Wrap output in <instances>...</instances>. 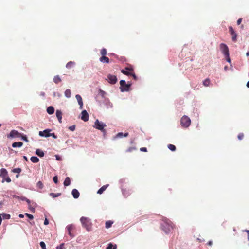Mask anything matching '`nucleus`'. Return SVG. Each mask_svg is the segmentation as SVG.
I'll return each mask as SVG.
<instances>
[{
    "label": "nucleus",
    "mask_w": 249,
    "mask_h": 249,
    "mask_svg": "<svg viewBox=\"0 0 249 249\" xmlns=\"http://www.w3.org/2000/svg\"><path fill=\"white\" fill-rule=\"evenodd\" d=\"M180 124L182 127L187 128L191 124V120L188 116L184 115L181 118Z\"/></svg>",
    "instance_id": "2"
},
{
    "label": "nucleus",
    "mask_w": 249,
    "mask_h": 249,
    "mask_svg": "<svg viewBox=\"0 0 249 249\" xmlns=\"http://www.w3.org/2000/svg\"><path fill=\"white\" fill-rule=\"evenodd\" d=\"M117 248V245L115 244L114 246H113V245L111 243H109L108 245V246L107 247L106 249H116Z\"/></svg>",
    "instance_id": "29"
},
{
    "label": "nucleus",
    "mask_w": 249,
    "mask_h": 249,
    "mask_svg": "<svg viewBox=\"0 0 249 249\" xmlns=\"http://www.w3.org/2000/svg\"><path fill=\"white\" fill-rule=\"evenodd\" d=\"M25 215L30 219H33L34 218L33 215L32 214L26 213Z\"/></svg>",
    "instance_id": "47"
},
{
    "label": "nucleus",
    "mask_w": 249,
    "mask_h": 249,
    "mask_svg": "<svg viewBox=\"0 0 249 249\" xmlns=\"http://www.w3.org/2000/svg\"><path fill=\"white\" fill-rule=\"evenodd\" d=\"M28 207H29V209H30L31 210H34V208L31 207V204H28Z\"/></svg>",
    "instance_id": "56"
},
{
    "label": "nucleus",
    "mask_w": 249,
    "mask_h": 249,
    "mask_svg": "<svg viewBox=\"0 0 249 249\" xmlns=\"http://www.w3.org/2000/svg\"><path fill=\"white\" fill-rule=\"evenodd\" d=\"M203 85L204 86H206V87L210 85V79L209 78L206 79L203 81Z\"/></svg>",
    "instance_id": "32"
},
{
    "label": "nucleus",
    "mask_w": 249,
    "mask_h": 249,
    "mask_svg": "<svg viewBox=\"0 0 249 249\" xmlns=\"http://www.w3.org/2000/svg\"><path fill=\"white\" fill-rule=\"evenodd\" d=\"M244 136V134L242 133H241L238 134V138L239 140H241L243 138Z\"/></svg>",
    "instance_id": "41"
},
{
    "label": "nucleus",
    "mask_w": 249,
    "mask_h": 249,
    "mask_svg": "<svg viewBox=\"0 0 249 249\" xmlns=\"http://www.w3.org/2000/svg\"><path fill=\"white\" fill-rule=\"evenodd\" d=\"M128 136V133H124V134L122 133V132H120V133H118L117 135H116V137H123V136L124 137H127Z\"/></svg>",
    "instance_id": "27"
},
{
    "label": "nucleus",
    "mask_w": 249,
    "mask_h": 249,
    "mask_svg": "<svg viewBox=\"0 0 249 249\" xmlns=\"http://www.w3.org/2000/svg\"><path fill=\"white\" fill-rule=\"evenodd\" d=\"M69 130L71 131H73L75 129V125H73L72 126H71L69 127Z\"/></svg>",
    "instance_id": "44"
},
{
    "label": "nucleus",
    "mask_w": 249,
    "mask_h": 249,
    "mask_svg": "<svg viewBox=\"0 0 249 249\" xmlns=\"http://www.w3.org/2000/svg\"><path fill=\"white\" fill-rule=\"evenodd\" d=\"M72 193L73 197L74 198L76 199V198H78L79 197L80 194H79V192H78V191L77 189H73L72 190V193Z\"/></svg>",
    "instance_id": "14"
},
{
    "label": "nucleus",
    "mask_w": 249,
    "mask_h": 249,
    "mask_svg": "<svg viewBox=\"0 0 249 249\" xmlns=\"http://www.w3.org/2000/svg\"><path fill=\"white\" fill-rule=\"evenodd\" d=\"M64 247V243H62L59 246L56 247V249H63Z\"/></svg>",
    "instance_id": "40"
},
{
    "label": "nucleus",
    "mask_w": 249,
    "mask_h": 249,
    "mask_svg": "<svg viewBox=\"0 0 249 249\" xmlns=\"http://www.w3.org/2000/svg\"><path fill=\"white\" fill-rule=\"evenodd\" d=\"M75 98L77 99L78 104L80 106V109H82L83 108V103L81 96L79 94H77L75 96Z\"/></svg>",
    "instance_id": "11"
},
{
    "label": "nucleus",
    "mask_w": 249,
    "mask_h": 249,
    "mask_svg": "<svg viewBox=\"0 0 249 249\" xmlns=\"http://www.w3.org/2000/svg\"><path fill=\"white\" fill-rule=\"evenodd\" d=\"M23 145V142H15L12 143V146L13 148L20 147Z\"/></svg>",
    "instance_id": "17"
},
{
    "label": "nucleus",
    "mask_w": 249,
    "mask_h": 249,
    "mask_svg": "<svg viewBox=\"0 0 249 249\" xmlns=\"http://www.w3.org/2000/svg\"><path fill=\"white\" fill-rule=\"evenodd\" d=\"M5 181H6L8 183H9V182H10L11 181V179L9 177V176H8V177H7L6 178H5Z\"/></svg>",
    "instance_id": "46"
},
{
    "label": "nucleus",
    "mask_w": 249,
    "mask_h": 249,
    "mask_svg": "<svg viewBox=\"0 0 249 249\" xmlns=\"http://www.w3.org/2000/svg\"><path fill=\"white\" fill-rule=\"evenodd\" d=\"M108 186V185H106L103 186L101 188H100L98 190L97 193L99 194H102L103 193V192L107 189V187Z\"/></svg>",
    "instance_id": "21"
},
{
    "label": "nucleus",
    "mask_w": 249,
    "mask_h": 249,
    "mask_svg": "<svg viewBox=\"0 0 249 249\" xmlns=\"http://www.w3.org/2000/svg\"><path fill=\"white\" fill-rule=\"evenodd\" d=\"M100 61L102 63H108L109 62V58L106 56L101 57L100 58Z\"/></svg>",
    "instance_id": "16"
},
{
    "label": "nucleus",
    "mask_w": 249,
    "mask_h": 249,
    "mask_svg": "<svg viewBox=\"0 0 249 249\" xmlns=\"http://www.w3.org/2000/svg\"><path fill=\"white\" fill-rule=\"evenodd\" d=\"M36 154L40 157H42L44 155V152L40 149H37L36 151Z\"/></svg>",
    "instance_id": "22"
},
{
    "label": "nucleus",
    "mask_w": 249,
    "mask_h": 249,
    "mask_svg": "<svg viewBox=\"0 0 249 249\" xmlns=\"http://www.w3.org/2000/svg\"><path fill=\"white\" fill-rule=\"evenodd\" d=\"M213 244V242L212 241H210L208 242L207 244L209 246H211Z\"/></svg>",
    "instance_id": "58"
},
{
    "label": "nucleus",
    "mask_w": 249,
    "mask_h": 249,
    "mask_svg": "<svg viewBox=\"0 0 249 249\" xmlns=\"http://www.w3.org/2000/svg\"><path fill=\"white\" fill-rule=\"evenodd\" d=\"M220 49L224 55H228V53H229V48L224 43H221L220 44Z\"/></svg>",
    "instance_id": "5"
},
{
    "label": "nucleus",
    "mask_w": 249,
    "mask_h": 249,
    "mask_svg": "<svg viewBox=\"0 0 249 249\" xmlns=\"http://www.w3.org/2000/svg\"><path fill=\"white\" fill-rule=\"evenodd\" d=\"M47 112L49 114H53L54 112V109L53 107L50 106L47 109Z\"/></svg>",
    "instance_id": "19"
},
{
    "label": "nucleus",
    "mask_w": 249,
    "mask_h": 249,
    "mask_svg": "<svg viewBox=\"0 0 249 249\" xmlns=\"http://www.w3.org/2000/svg\"><path fill=\"white\" fill-rule=\"evenodd\" d=\"M20 137L21 138L22 140L25 141L26 142H28L29 140L26 135L21 134V136Z\"/></svg>",
    "instance_id": "36"
},
{
    "label": "nucleus",
    "mask_w": 249,
    "mask_h": 249,
    "mask_svg": "<svg viewBox=\"0 0 249 249\" xmlns=\"http://www.w3.org/2000/svg\"><path fill=\"white\" fill-rule=\"evenodd\" d=\"M242 21V18H239V19L237 20V24L238 25H240V24H241V23Z\"/></svg>",
    "instance_id": "51"
},
{
    "label": "nucleus",
    "mask_w": 249,
    "mask_h": 249,
    "mask_svg": "<svg viewBox=\"0 0 249 249\" xmlns=\"http://www.w3.org/2000/svg\"><path fill=\"white\" fill-rule=\"evenodd\" d=\"M140 151L142 152H147V148L146 147H142L140 148Z\"/></svg>",
    "instance_id": "50"
},
{
    "label": "nucleus",
    "mask_w": 249,
    "mask_h": 249,
    "mask_svg": "<svg viewBox=\"0 0 249 249\" xmlns=\"http://www.w3.org/2000/svg\"><path fill=\"white\" fill-rule=\"evenodd\" d=\"M49 224V221L48 220V219L46 218L45 219V220H44V224L45 225H47Z\"/></svg>",
    "instance_id": "55"
},
{
    "label": "nucleus",
    "mask_w": 249,
    "mask_h": 249,
    "mask_svg": "<svg viewBox=\"0 0 249 249\" xmlns=\"http://www.w3.org/2000/svg\"><path fill=\"white\" fill-rule=\"evenodd\" d=\"M136 148H134V147H129V148H128L127 150H126V152H132V151H133L134 150H135Z\"/></svg>",
    "instance_id": "42"
},
{
    "label": "nucleus",
    "mask_w": 249,
    "mask_h": 249,
    "mask_svg": "<svg viewBox=\"0 0 249 249\" xmlns=\"http://www.w3.org/2000/svg\"><path fill=\"white\" fill-rule=\"evenodd\" d=\"M132 75V76H133V77L134 79H135V80H136L137 79V76H136V75L135 74V73H134L132 72V74H131V75Z\"/></svg>",
    "instance_id": "54"
},
{
    "label": "nucleus",
    "mask_w": 249,
    "mask_h": 249,
    "mask_svg": "<svg viewBox=\"0 0 249 249\" xmlns=\"http://www.w3.org/2000/svg\"><path fill=\"white\" fill-rule=\"evenodd\" d=\"M67 229L70 236L71 237H73L74 236V234L72 233L71 231L74 229V226L72 225H69L67 226Z\"/></svg>",
    "instance_id": "12"
},
{
    "label": "nucleus",
    "mask_w": 249,
    "mask_h": 249,
    "mask_svg": "<svg viewBox=\"0 0 249 249\" xmlns=\"http://www.w3.org/2000/svg\"><path fill=\"white\" fill-rule=\"evenodd\" d=\"M113 223V222L110 220L107 221L106 222V228L107 229L110 228L112 226Z\"/></svg>",
    "instance_id": "31"
},
{
    "label": "nucleus",
    "mask_w": 249,
    "mask_h": 249,
    "mask_svg": "<svg viewBox=\"0 0 249 249\" xmlns=\"http://www.w3.org/2000/svg\"><path fill=\"white\" fill-rule=\"evenodd\" d=\"M100 53L102 56H105L107 53L106 49L105 48L102 49L100 51Z\"/></svg>",
    "instance_id": "34"
},
{
    "label": "nucleus",
    "mask_w": 249,
    "mask_h": 249,
    "mask_svg": "<svg viewBox=\"0 0 249 249\" xmlns=\"http://www.w3.org/2000/svg\"><path fill=\"white\" fill-rule=\"evenodd\" d=\"M13 197L16 198H18V199H19L20 198L19 196H16V195H14L13 196Z\"/></svg>",
    "instance_id": "59"
},
{
    "label": "nucleus",
    "mask_w": 249,
    "mask_h": 249,
    "mask_svg": "<svg viewBox=\"0 0 249 249\" xmlns=\"http://www.w3.org/2000/svg\"><path fill=\"white\" fill-rule=\"evenodd\" d=\"M30 160L33 163H37L39 160V159L36 156L31 157Z\"/></svg>",
    "instance_id": "25"
},
{
    "label": "nucleus",
    "mask_w": 249,
    "mask_h": 249,
    "mask_svg": "<svg viewBox=\"0 0 249 249\" xmlns=\"http://www.w3.org/2000/svg\"><path fill=\"white\" fill-rule=\"evenodd\" d=\"M171 229H172V226L171 225H169L168 227V230L167 231H165V232L166 233L170 231Z\"/></svg>",
    "instance_id": "52"
},
{
    "label": "nucleus",
    "mask_w": 249,
    "mask_h": 249,
    "mask_svg": "<svg viewBox=\"0 0 249 249\" xmlns=\"http://www.w3.org/2000/svg\"><path fill=\"white\" fill-rule=\"evenodd\" d=\"M50 136L53 137L54 139L57 138V136L55 135V134L54 133H50V134H46L45 135V137H48Z\"/></svg>",
    "instance_id": "35"
},
{
    "label": "nucleus",
    "mask_w": 249,
    "mask_h": 249,
    "mask_svg": "<svg viewBox=\"0 0 249 249\" xmlns=\"http://www.w3.org/2000/svg\"><path fill=\"white\" fill-rule=\"evenodd\" d=\"M247 87L249 88V81L247 83Z\"/></svg>",
    "instance_id": "63"
},
{
    "label": "nucleus",
    "mask_w": 249,
    "mask_h": 249,
    "mask_svg": "<svg viewBox=\"0 0 249 249\" xmlns=\"http://www.w3.org/2000/svg\"><path fill=\"white\" fill-rule=\"evenodd\" d=\"M20 199H21L22 200L25 201L27 199V198L25 197H20Z\"/></svg>",
    "instance_id": "57"
},
{
    "label": "nucleus",
    "mask_w": 249,
    "mask_h": 249,
    "mask_svg": "<svg viewBox=\"0 0 249 249\" xmlns=\"http://www.w3.org/2000/svg\"><path fill=\"white\" fill-rule=\"evenodd\" d=\"M65 96L67 98H70L71 96V91L69 89H67L64 92Z\"/></svg>",
    "instance_id": "26"
},
{
    "label": "nucleus",
    "mask_w": 249,
    "mask_h": 249,
    "mask_svg": "<svg viewBox=\"0 0 249 249\" xmlns=\"http://www.w3.org/2000/svg\"><path fill=\"white\" fill-rule=\"evenodd\" d=\"M12 172L18 173V174L16 175V177L18 178L19 176L18 174L21 172V169L20 168H15L12 170Z\"/></svg>",
    "instance_id": "24"
},
{
    "label": "nucleus",
    "mask_w": 249,
    "mask_h": 249,
    "mask_svg": "<svg viewBox=\"0 0 249 249\" xmlns=\"http://www.w3.org/2000/svg\"><path fill=\"white\" fill-rule=\"evenodd\" d=\"M71 183V179L69 177L66 178L64 182V185L65 186H69Z\"/></svg>",
    "instance_id": "23"
},
{
    "label": "nucleus",
    "mask_w": 249,
    "mask_h": 249,
    "mask_svg": "<svg viewBox=\"0 0 249 249\" xmlns=\"http://www.w3.org/2000/svg\"><path fill=\"white\" fill-rule=\"evenodd\" d=\"M247 56H249V51L246 53Z\"/></svg>",
    "instance_id": "64"
},
{
    "label": "nucleus",
    "mask_w": 249,
    "mask_h": 249,
    "mask_svg": "<svg viewBox=\"0 0 249 249\" xmlns=\"http://www.w3.org/2000/svg\"><path fill=\"white\" fill-rule=\"evenodd\" d=\"M229 33L232 36V40L234 42L237 41V34L235 32L233 28L231 26L229 27Z\"/></svg>",
    "instance_id": "7"
},
{
    "label": "nucleus",
    "mask_w": 249,
    "mask_h": 249,
    "mask_svg": "<svg viewBox=\"0 0 249 249\" xmlns=\"http://www.w3.org/2000/svg\"><path fill=\"white\" fill-rule=\"evenodd\" d=\"M8 176V174L7 170L5 168H2L0 170V177L2 178L3 180L2 182H4L5 181V178Z\"/></svg>",
    "instance_id": "8"
},
{
    "label": "nucleus",
    "mask_w": 249,
    "mask_h": 249,
    "mask_svg": "<svg viewBox=\"0 0 249 249\" xmlns=\"http://www.w3.org/2000/svg\"><path fill=\"white\" fill-rule=\"evenodd\" d=\"M109 82L112 84H114L116 83L117 79L116 76L109 74L107 76Z\"/></svg>",
    "instance_id": "9"
},
{
    "label": "nucleus",
    "mask_w": 249,
    "mask_h": 249,
    "mask_svg": "<svg viewBox=\"0 0 249 249\" xmlns=\"http://www.w3.org/2000/svg\"><path fill=\"white\" fill-rule=\"evenodd\" d=\"M80 221L83 226L85 227L88 231H91L92 227L91 223L89 218L85 217H82L80 218Z\"/></svg>",
    "instance_id": "1"
},
{
    "label": "nucleus",
    "mask_w": 249,
    "mask_h": 249,
    "mask_svg": "<svg viewBox=\"0 0 249 249\" xmlns=\"http://www.w3.org/2000/svg\"><path fill=\"white\" fill-rule=\"evenodd\" d=\"M40 246L42 249H46L45 243L43 241L40 242Z\"/></svg>",
    "instance_id": "37"
},
{
    "label": "nucleus",
    "mask_w": 249,
    "mask_h": 249,
    "mask_svg": "<svg viewBox=\"0 0 249 249\" xmlns=\"http://www.w3.org/2000/svg\"><path fill=\"white\" fill-rule=\"evenodd\" d=\"M51 130L46 129L43 131H39V135L41 137H45L46 134H50Z\"/></svg>",
    "instance_id": "15"
},
{
    "label": "nucleus",
    "mask_w": 249,
    "mask_h": 249,
    "mask_svg": "<svg viewBox=\"0 0 249 249\" xmlns=\"http://www.w3.org/2000/svg\"><path fill=\"white\" fill-rule=\"evenodd\" d=\"M60 195H61V193L55 194L53 193H51L50 194V196H52L53 198H55V197H58V196H60Z\"/></svg>",
    "instance_id": "33"
},
{
    "label": "nucleus",
    "mask_w": 249,
    "mask_h": 249,
    "mask_svg": "<svg viewBox=\"0 0 249 249\" xmlns=\"http://www.w3.org/2000/svg\"><path fill=\"white\" fill-rule=\"evenodd\" d=\"M89 118V116L87 111L84 110H83L81 112V119L85 122L88 121Z\"/></svg>",
    "instance_id": "10"
},
{
    "label": "nucleus",
    "mask_w": 249,
    "mask_h": 249,
    "mask_svg": "<svg viewBox=\"0 0 249 249\" xmlns=\"http://www.w3.org/2000/svg\"><path fill=\"white\" fill-rule=\"evenodd\" d=\"M121 71L124 74H125V75H128V76L130 75L131 74H132V72L128 71H127L126 70L123 69V70H121Z\"/></svg>",
    "instance_id": "28"
},
{
    "label": "nucleus",
    "mask_w": 249,
    "mask_h": 249,
    "mask_svg": "<svg viewBox=\"0 0 249 249\" xmlns=\"http://www.w3.org/2000/svg\"><path fill=\"white\" fill-rule=\"evenodd\" d=\"M53 81L55 84H57L61 82V79L59 75H56L54 77Z\"/></svg>",
    "instance_id": "18"
},
{
    "label": "nucleus",
    "mask_w": 249,
    "mask_h": 249,
    "mask_svg": "<svg viewBox=\"0 0 249 249\" xmlns=\"http://www.w3.org/2000/svg\"><path fill=\"white\" fill-rule=\"evenodd\" d=\"M53 180L54 182V183H58V178H57V176H54L53 178Z\"/></svg>",
    "instance_id": "48"
},
{
    "label": "nucleus",
    "mask_w": 249,
    "mask_h": 249,
    "mask_svg": "<svg viewBox=\"0 0 249 249\" xmlns=\"http://www.w3.org/2000/svg\"><path fill=\"white\" fill-rule=\"evenodd\" d=\"M25 201L28 203V204H30L31 201L29 199L27 198V199Z\"/></svg>",
    "instance_id": "60"
},
{
    "label": "nucleus",
    "mask_w": 249,
    "mask_h": 249,
    "mask_svg": "<svg viewBox=\"0 0 249 249\" xmlns=\"http://www.w3.org/2000/svg\"><path fill=\"white\" fill-rule=\"evenodd\" d=\"M106 126V125L104 123L99 122L98 120H96L95 122V127L100 130L102 131H105L104 129V127Z\"/></svg>",
    "instance_id": "4"
},
{
    "label": "nucleus",
    "mask_w": 249,
    "mask_h": 249,
    "mask_svg": "<svg viewBox=\"0 0 249 249\" xmlns=\"http://www.w3.org/2000/svg\"><path fill=\"white\" fill-rule=\"evenodd\" d=\"M120 90L122 92L128 91L129 90L131 86L130 84H126L124 80H122L120 81Z\"/></svg>",
    "instance_id": "3"
},
{
    "label": "nucleus",
    "mask_w": 249,
    "mask_h": 249,
    "mask_svg": "<svg viewBox=\"0 0 249 249\" xmlns=\"http://www.w3.org/2000/svg\"><path fill=\"white\" fill-rule=\"evenodd\" d=\"M75 63L73 61H70L66 65V67L67 69H71V68L73 67L74 66H75Z\"/></svg>",
    "instance_id": "20"
},
{
    "label": "nucleus",
    "mask_w": 249,
    "mask_h": 249,
    "mask_svg": "<svg viewBox=\"0 0 249 249\" xmlns=\"http://www.w3.org/2000/svg\"><path fill=\"white\" fill-rule=\"evenodd\" d=\"M100 94L103 97H105L106 93L104 91L102 90H100Z\"/></svg>",
    "instance_id": "43"
},
{
    "label": "nucleus",
    "mask_w": 249,
    "mask_h": 249,
    "mask_svg": "<svg viewBox=\"0 0 249 249\" xmlns=\"http://www.w3.org/2000/svg\"><path fill=\"white\" fill-rule=\"evenodd\" d=\"M21 136V133L15 130H12L8 135V137L19 138Z\"/></svg>",
    "instance_id": "6"
},
{
    "label": "nucleus",
    "mask_w": 249,
    "mask_h": 249,
    "mask_svg": "<svg viewBox=\"0 0 249 249\" xmlns=\"http://www.w3.org/2000/svg\"><path fill=\"white\" fill-rule=\"evenodd\" d=\"M37 186L39 188L42 189L43 187V184L41 181H39L37 183Z\"/></svg>",
    "instance_id": "38"
},
{
    "label": "nucleus",
    "mask_w": 249,
    "mask_h": 249,
    "mask_svg": "<svg viewBox=\"0 0 249 249\" xmlns=\"http://www.w3.org/2000/svg\"><path fill=\"white\" fill-rule=\"evenodd\" d=\"M125 70L130 72L133 71V68L131 67H126L125 68Z\"/></svg>",
    "instance_id": "49"
},
{
    "label": "nucleus",
    "mask_w": 249,
    "mask_h": 249,
    "mask_svg": "<svg viewBox=\"0 0 249 249\" xmlns=\"http://www.w3.org/2000/svg\"><path fill=\"white\" fill-rule=\"evenodd\" d=\"M225 56L226 57L227 61L229 62V63L231 62V60H230V58L229 53H228V55H225Z\"/></svg>",
    "instance_id": "45"
},
{
    "label": "nucleus",
    "mask_w": 249,
    "mask_h": 249,
    "mask_svg": "<svg viewBox=\"0 0 249 249\" xmlns=\"http://www.w3.org/2000/svg\"><path fill=\"white\" fill-rule=\"evenodd\" d=\"M19 217L20 218H23L24 215H23V214H20L19 215Z\"/></svg>",
    "instance_id": "61"
},
{
    "label": "nucleus",
    "mask_w": 249,
    "mask_h": 249,
    "mask_svg": "<svg viewBox=\"0 0 249 249\" xmlns=\"http://www.w3.org/2000/svg\"><path fill=\"white\" fill-rule=\"evenodd\" d=\"M23 158L25 159L26 161H28V158L25 156H23Z\"/></svg>",
    "instance_id": "62"
},
{
    "label": "nucleus",
    "mask_w": 249,
    "mask_h": 249,
    "mask_svg": "<svg viewBox=\"0 0 249 249\" xmlns=\"http://www.w3.org/2000/svg\"><path fill=\"white\" fill-rule=\"evenodd\" d=\"M168 148L172 151H175L176 149V146L174 145L171 144L168 145Z\"/></svg>",
    "instance_id": "30"
},
{
    "label": "nucleus",
    "mask_w": 249,
    "mask_h": 249,
    "mask_svg": "<svg viewBox=\"0 0 249 249\" xmlns=\"http://www.w3.org/2000/svg\"><path fill=\"white\" fill-rule=\"evenodd\" d=\"M3 218L9 219L10 218V215L8 214H2Z\"/></svg>",
    "instance_id": "39"
},
{
    "label": "nucleus",
    "mask_w": 249,
    "mask_h": 249,
    "mask_svg": "<svg viewBox=\"0 0 249 249\" xmlns=\"http://www.w3.org/2000/svg\"><path fill=\"white\" fill-rule=\"evenodd\" d=\"M244 231L247 232V233L248 234V240L249 241V230H245Z\"/></svg>",
    "instance_id": "53"
},
{
    "label": "nucleus",
    "mask_w": 249,
    "mask_h": 249,
    "mask_svg": "<svg viewBox=\"0 0 249 249\" xmlns=\"http://www.w3.org/2000/svg\"><path fill=\"white\" fill-rule=\"evenodd\" d=\"M56 115L59 123H61L62 118V113L61 111L59 110H57L56 111Z\"/></svg>",
    "instance_id": "13"
}]
</instances>
